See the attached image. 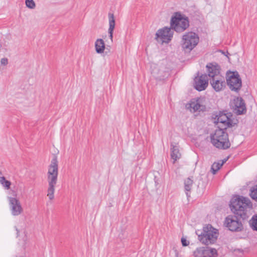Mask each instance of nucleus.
<instances>
[{
  "mask_svg": "<svg viewBox=\"0 0 257 257\" xmlns=\"http://www.w3.org/2000/svg\"><path fill=\"white\" fill-rule=\"evenodd\" d=\"M196 233L198 240L206 245L214 243L218 235V230L209 224L204 226L202 230H196Z\"/></svg>",
  "mask_w": 257,
  "mask_h": 257,
  "instance_id": "nucleus-3",
  "label": "nucleus"
},
{
  "mask_svg": "<svg viewBox=\"0 0 257 257\" xmlns=\"http://www.w3.org/2000/svg\"><path fill=\"white\" fill-rule=\"evenodd\" d=\"M58 161H57V158H54L52 160V161L51 162V164L49 166L47 175L58 176Z\"/></svg>",
  "mask_w": 257,
  "mask_h": 257,
  "instance_id": "nucleus-18",
  "label": "nucleus"
},
{
  "mask_svg": "<svg viewBox=\"0 0 257 257\" xmlns=\"http://www.w3.org/2000/svg\"><path fill=\"white\" fill-rule=\"evenodd\" d=\"M243 220L239 215H228L225 219L224 225L232 232H240L243 230Z\"/></svg>",
  "mask_w": 257,
  "mask_h": 257,
  "instance_id": "nucleus-6",
  "label": "nucleus"
},
{
  "mask_svg": "<svg viewBox=\"0 0 257 257\" xmlns=\"http://www.w3.org/2000/svg\"><path fill=\"white\" fill-rule=\"evenodd\" d=\"M223 163H224V162H222L221 163H216V162L214 163L212 165L211 168L212 173L213 174H215L218 171V170H219L220 169V168L221 167V166H222Z\"/></svg>",
  "mask_w": 257,
  "mask_h": 257,
  "instance_id": "nucleus-27",
  "label": "nucleus"
},
{
  "mask_svg": "<svg viewBox=\"0 0 257 257\" xmlns=\"http://www.w3.org/2000/svg\"><path fill=\"white\" fill-rule=\"evenodd\" d=\"M203 98H201L192 99L186 107L190 108V111L193 112L205 111L206 107L203 104Z\"/></svg>",
  "mask_w": 257,
  "mask_h": 257,
  "instance_id": "nucleus-9",
  "label": "nucleus"
},
{
  "mask_svg": "<svg viewBox=\"0 0 257 257\" xmlns=\"http://www.w3.org/2000/svg\"><path fill=\"white\" fill-rule=\"evenodd\" d=\"M220 51L221 52V53H222L223 54L225 55V52H223V51Z\"/></svg>",
  "mask_w": 257,
  "mask_h": 257,
  "instance_id": "nucleus-32",
  "label": "nucleus"
},
{
  "mask_svg": "<svg viewBox=\"0 0 257 257\" xmlns=\"http://www.w3.org/2000/svg\"><path fill=\"white\" fill-rule=\"evenodd\" d=\"M171 27L177 33H181L186 30L189 26L188 17L177 12L173 16L170 22Z\"/></svg>",
  "mask_w": 257,
  "mask_h": 257,
  "instance_id": "nucleus-4",
  "label": "nucleus"
},
{
  "mask_svg": "<svg viewBox=\"0 0 257 257\" xmlns=\"http://www.w3.org/2000/svg\"><path fill=\"white\" fill-rule=\"evenodd\" d=\"M181 243L183 246H186L189 244V242L187 241L185 238L182 237L181 238Z\"/></svg>",
  "mask_w": 257,
  "mask_h": 257,
  "instance_id": "nucleus-30",
  "label": "nucleus"
},
{
  "mask_svg": "<svg viewBox=\"0 0 257 257\" xmlns=\"http://www.w3.org/2000/svg\"><path fill=\"white\" fill-rule=\"evenodd\" d=\"M229 205L231 212L234 214L239 215L243 220L248 218L247 210L252 207V204L249 198L237 195L232 197Z\"/></svg>",
  "mask_w": 257,
  "mask_h": 257,
  "instance_id": "nucleus-1",
  "label": "nucleus"
},
{
  "mask_svg": "<svg viewBox=\"0 0 257 257\" xmlns=\"http://www.w3.org/2000/svg\"><path fill=\"white\" fill-rule=\"evenodd\" d=\"M57 177L58 176L47 175V180L48 182L47 196L50 200H52L54 198V193L55 191V186L57 182Z\"/></svg>",
  "mask_w": 257,
  "mask_h": 257,
  "instance_id": "nucleus-13",
  "label": "nucleus"
},
{
  "mask_svg": "<svg viewBox=\"0 0 257 257\" xmlns=\"http://www.w3.org/2000/svg\"><path fill=\"white\" fill-rule=\"evenodd\" d=\"M171 29V27H164L159 29L156 34L155 39L158 42L168 43L173 36V31Z\"/></svg>",
  "mask_w": 257,
  "mask_h": 257,
  "instance_id": "nucleus-8",
  "label": "nucleus"
},
{
  "mask_svg": "<svg viewBox=\"0 0 257 257\" xmlns=\"http://www.w3.org/2000/svg\"><path fill=\"white\" fill-rule=\"evenodd\" d=\"M8 199L12 215L18 216L21 214L23 209L19 200L16 198L12 197H8Z\"/></svg>",
  "mask_w": 257,
  "mask_h": 257,
  "instance_id": "nucleus-11",
  "label": "nucleus"
},
{
  "mask_svg": "<svg viewBox=\"0 0 257 257\" xmlns=\"http://www.w3.org/2000/svg\"><path fill=\"white\" fill-rule=\"evenodd\" d=\"M221 127L222 126L219 125L214 133L210 135L211 143L216 148L226 150L230 147V143L226 130Z\"/></svg>",
  "mask_w": 257,
  "mask_h": 257,
  "instance_id": "nucleus-2",
  "label": "nucleus"
},
{
  "mask_svg": "<svg viewBox=\"0 0 257 257\" xmlns=\"http://www.w3.org/2000/svg\"><path fill=\"white\" fill-rule=\"evenodd\" d=\"M249 223L251 229L257 231V213L252 216Z\"/></svg>",
  "mask_w": 257,
  "mask_h": 257,
  "instance_id": "nucleus-24",
  "label": "nucleus"
},
{
  "mask_svg": "<svg viewBox=\"0 0 257 257\" xmlns=\"http://www.w3.org/2000/svg\"><path fill=\"white\" fill-rule=\"evenodd\" d=\"M226 83L229 88L235 91H239L242 86L241 78L237 71L227 73Z\"/></svg>",
  "mask_w": 257,
  "mask_h": 257,
  "instance_id": "nucleus-7",
  "label": "nucleus"
},
{
  "mask_svg": "<svg viewBox=\"0 0 257 257\" xmlns=\"http://www.w3.org/2000/svg\"><path fill=\"white\" fill-rule=\"evenodd\" d=\"M206 68L207 69V72L208 73V76L210 78L216 77L219 75V66L215 63H209L207 64Z\"/></svg>",
  "mask_w": 257,
  "mask_h": 257,
  "instance_id": "nucleus-17",
  "label": "nucleus"
},
{
  "mask_svg": "<svg viewBox=\"0 0 257 257\" xmlns=\"http://www.w3.org/2000/svg\"><path fill=\"white\" fill-rule=\"evenodd\" d=\"M108 19H109V29H108V34L109 37L111 39V41L113 40V32L115 27V19L114 15L112 13H108Z\"/></svg>",
  "mask_w": 257,
  "mask_h": 257,
  "instance_id": "nucleus-19",
  "label": "nucleus"
},
{
  "mask_svg": "<svg viewBox=\"0 0 257 257\" xmlns=\"http://www.w3.org/2000/svg\"><path fill=\"white\" fill-rule=\"evenodd\" d=\"M2 65H6L8 63V59L7 58H3L1 60Z\"/></svg>",
  "mask_w": 257,
  "mask_h": 257,
  "instance_id": "nucleus-31",
  "label": "nucleus"
},
{
  "mask_svg": "<svg viewBox=\"0 0 257 257\" xmlns=\"http://www.w3.org/2000/svg\"><path fill=\"white\" fill-rule=\"evenodd\" d=\"M0 183L6 189H10L11 182L10 181L7 180L5 177H0Z\"/></svg>",
  "mask_w": 257,
  "mask_h": 257,
  "instance_id": "nucleus-28",
  "label": "nucleus"
},
{
  "mask_svg": "<svg viewBox=\"0 0 257 257\" xmlns=\"http://www.w3.org/2000/svg\"><path fill=\"white\" fill-rule=\"evenodd\" d=\"M152 74L157 80H164L168 76V72L165 71L158 66H155L152 70Z\"/></svg>",
  "mask_w": 257,
  "mask_h": 257,
  "instance_id": "nucleus-16",
  "label": "nucleus"
},
{
  "mask_svg": "<svg viewBox=\"0 0 257 257\" xmlns=\"http://www.w3.org/2000/svg\"><path fill=\"white\" fill-rule=\"evenodd\" d=\"M194 81V86L197 90L199 91L204 90L208 85V76L206 74L199 76L198 72V75L195 77Z\"/></svg>",
  "mask_w": 257,
  "mask_h": 257,
  "instance_id": "nucleus-10",
  "label": "nucleus"
},
{
  "mask_svg": "<svg viewBox=\"0 0 257 257\" xmlns=\"http://www.w3.org/2000/svg\"><path fill=\"white\" fill-rule=\"evenodd\" d=\"M199 38L198 35L193 32L186 33L181 41V47L185 52H190L198 44Z\"/></svg>",
  "mask_w": 257,
  "mask_h": 257,
  "instance_id": "nucleus-5",
  "label": "nucleus"
},
{
  "mask_svg": "<svg viewBox=\"0 0 257 257\" xmlns=\"http://www.w3.org/2000/svg\"><path fill=\"white\" fill-rule=\"evenodd\" d=\"M26 6L30 9H34L35 8V3L33 0H26Z\"/></svg>",
  "mask_w": 257,
  "mask_h": 257,
  "instance_id": "nucleus-29",
  "label": "nucleus"
},
{
  "mask_svg": "<svg viewBox=\"0 0 257 257\" xmlns=\"http://www.w3.org/2000/svg\"><path fill=\"white\" fill-rule=\"evenodd\" d=\"M234 111L237 115L244 114L246 111L245 104L241 97H237L233 100Z\"/></svg>",
  "mask_w": 257,
  "mask_h": 257,
  "instance_id": "nucleus-15",
  "label": "nucleus"
},
{
  "mask_svg": "<svg viewBox=\"0 0 257 257\" xmlns=\"http://www.w3.org/2000/svg\"><path fill=\"white\" fill-rule=\"evenodd\" d=\"M15 257H18L17 256H15ZM21 257H23V256H21Z\"/></svg>",
  "mask_w": 257,
  "mask_h": 257,
  "instance_id": "nucleus-33",
  "label": "nucleus"
},
{
  "mask_svg": "<svg viewBox=\"0 0 257 257\" xmlns=\"http://www.w3.org/2000/svg\"><path fill=\"white\" fill-rule=\"evenodd\" d=\"M171 157L172 159L173 160V163L175 164L176 161L181 158V155L178 147L173 144L171 145Z\"/></svg>",
  "mask_w": 257,
  "mask_h": 257,
  "instance_id": "nucleus-20",
  "label": "nucleus"
},
{
  "mask_svg": "<svg viewBox=\"0 0 257 257\" xmlns=\"http://www.w3.org/2000/svg\"><path fill=\"white\" fill-rule=\"evenodd\" d=\"M192 178V177H188L184 180V189L187 196H189L188 192L191 191L194 182Z\"/></svg>",
  "mask_w": 257,
  "mask_h": 257,
  "instance_id": "nucleus-21",
  "label": "nucleus"
},
{
  "mask_svg": "<svg viewBox=\"0 0 257 257\" xmlns=\"http://www.w3.org/2000/svg\"><path fill=\"white\" fill-rule=\"evenodd\" d=\"M210 83L217 92L221 91L226 86L224 78L221 75L210 78Z\"/></svg>",
  "mask_w": 257,
  "mask_h": 257,
  "instance_id": "nucleus-12",
  "label": "nucleus"
},
{
  "mask_svg": "<svg viewBox=\"0 0 257 257\" xmlns=\"http://www.w3.org/2000/svg\"><path fill=\"white\" fill-rule=\"evenodd\" d=\"M95 47L97 53H103L105 49V44L103 40L101 39H98L95 42Z\"/></svg>",
  "mask_w": 257,
  "mask_h": 257,
  "instance_id": "nucleus-22",
  "label": "nucleus"
},
{
  "mask_svg": "<svg viewBox=\"0 0 257 257\" xmlns=\"http://www.w3.org/2000/svg\"><path fill=\"white\" fill-rule=\"evenodd\" d=\"M207 257H217V251L215 248L206 247Z\"/></svg>",
  "mask_w": 257,
  "mask_h": 257,
  "instance_id": "nucleus-26",
  "label": "nucleus"
},
{
  "mask_svg": "<svg viewBox=\"0 0 257 257\" xmlns=\"http://www.w3.org/2000/svg\"><path fill=\"white\" fill-rule=\"evenodd\" d=\"M230 115H228L224 111H219L218 114L216 115L218 123H220L224 125V127H221V128L227 129V127L232 126L231 121L229 117ZM222 126H223L221 125Z\"/></svg>",
  "mask_w": 257,
  "mask_h": 257,
  "instance_id": "nucleus-14",
  "label": "nucleus"
},
{
  "mask_svg": "<svg viewBox=\"0 0 257 257\" xmlns=\"http://www.w3.org/2000/svg\"><path fill=\"white\" fill-rule=\"evenodd\" d=\"M195 257H207L206 247H200L196 249L193 252Z\"/></svg>",
  "mask_w": 257,
  "mask_h": 257,
  "instance_id": "nucleus-23",
  "label": "nucleus"
},
{
  "mask_svg": "<svg viewBox=\"0 0 257 257\" xmlns=\"http://www.w3.org/2000/svg\"><path fill=\"white\" fill-rule=\"evenodd\" d=\"M249 194L252 199L257 202V184L250 188Z\"/></svg>",
  "mask_w": 257,
  "mask_h": 257,
  "instance_id": "nucleus-25",
  "label": "nucleus"
}]
</instances>
